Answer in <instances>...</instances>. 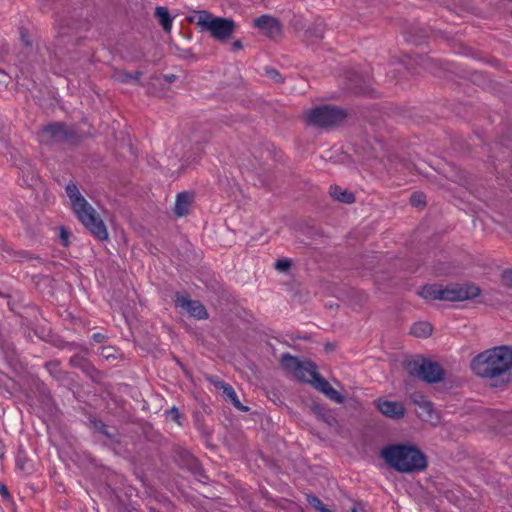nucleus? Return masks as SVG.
<instances>
[{"label": "nucleus", "instance_id": "nucleus-30", "mask_svg": "<svg viewBox=\"0 0 512 512\" xmlns=\"http://www.w3.org/2000/svg\"><path fill=\"white\" fill-rule=\"evenodd\" d=\"M351 512H366L364 509V506L362 504H356L352 509Z\"/></svg>", "mask_w": 512, "mask_h": 512}, {"label": "nucleus", "instance_id": "nucleus-11", "mask_svg": "<svg viewBox=\"0 0 512 512\" xmlns=\"http://www.w3.org/2000/svg\"><path fill=\"white\" fill-rule=\"evenodd\" d=\"M176 305L184 312L197 319H204L207 317V312L204 306L198 301L189 300L185 297H179L176 301Z\"/></svg>", "mask_w": 512, "mask_h": 512}, {"label": "nucleus", "instance_id": "nucleus-13", "mask_svg": "<svg viewBox=\"0 0 512 512\" xmlns=\"http://www.w3.org/2000/svg\"><path fill=\"white\" fill-rule=\"evenodd\" d=\"M67 129L62 123H55L45 127L42 131L43 140L63 141L67 138Z\"/></svg>", "mask_w": 512, "mask_h": 512}, {"label": "nucleus", "instance_id": "nucleus-1", "mask_svg": "<svg viewBox=\"0 0 512 512\" xmlns=\"http://www.w3.org/2000/svg\"><path fill=\"white\" fill-rule=\"evenodd\" d=\"M512 367V348L499 346L488 349L471 361L472 371L483 378H494L505 374Z\"/></svg>", "mask_w": 512, "mask_h": 512}, {"label": "nucleus", "instance_id": "nucleus-27", "mask_svg": "<svg viewBox=\"0 0 512 512\" xmlns=\"http://www.w3.org/2000/svg\"><path fill=\"white\" fill-rule=\"evenodd\" d=\"M421 197H422L421 195H417V194L413 195L412 198H411L412 203L414 205H420L422 203Z\"/></svg>", "mask_w": 512, "mask_h": 512}, {"label": "nucleus", "instance_id": "nucleus-18", "mask_svg": "<svg viewBox=\"0 0 512 512\" xmlns=\"http://www.w3.org/2000/svg\"><path fill=\"white\" fill-rule=\"evenodd\" d=\"M217 386L223 390V393L227 396L228 399H230L232 401V403L239 409H244L241 404H240V401L237 397V394L236 392L234 391V389L228 385V384H225L224 382H218L217 383Z\"/></svg>", "mask_w": 512, "mask_h": 512}, {"label": "nucleus", "instance_id": "nucleus-23", "mask_svg": "<svg viewBox=\"0 0 512 512\" xmlns=\"http://www.w3.org/2000/svg\"><path fill=\"white\" fill-rule=\"evenodd\" d=\"M501 283L506 287L512 288V270L503 272L501 276Z\"/></svg>", "mask_w": 512, "mask_h": 512}, {"label": "nucleus", "instance_id": "nucleus-2", "mask_svg": "<svg viewBox=\"0 0 512 512\" xmlns=\"http://www.w3.org/2000/svg\"><path fill=\"white\" fill-rule=\"evenodd\" d=\"M71 207L80 222L99 240H106L108 232L96 210L86 201L75 184L66 186Z\"/></svg>", "mask_w": 512, "mask_h": 512}, {"label": "nucleus", "instance_id": "nucleus-5", "mask_svg": "<svg viewBox=\"0 0 512 512\" xmlns=\"http://www.w3.org/2000/svg\"><path fill=\"white\" fill-rule=\"evenodd\" d=\"M201 31L208 32L217 41H226L235 30V23L229 18L214 16L213 14L201 10L196 11L190 18Z\"/></svg>", "mask_w": 512, "mask_h": 512}, {"label": "nucleus", "instance_id": "nucleus-12", "mask_svg": "<svg viewBox=\"0 0 512 512\" xmlns=\"http://www.w3.org/2000/svg\"><path fill=\"white\" fill-rule=\"evenodd\" d=\"M195 199L194 192L183 191L177 194L174 213L178 217L186 216L189 213L190 207L192 206Z\"/></svg>", "mask_w": 512, "mask_h": 512}, {"label": "nucleus", "instance_id": "nucleus-19", "mask_svg": "<svg viewBox=\"0 0 512 512\" xmlns=\"http://www.w3.org/2000/svg\"><path fill=\"white\" fill-rule=\"evenodd\" d=\"M308 503L312 508H314L317 512H332L330 509L325 507V505L314 496H307Z\"/></svg>", "mask_w": 512, "mask_h": 512}, {"label": "nucleus", "instance_id": "nucleus-35", "mask_svg": "<svg viewBox=\"0 0 512 512\" xmlns=\"http://www.w3.org/2000/svg\"><path fill=\"white\" fill-rule=\"evenodd\" d=\"M277 75H278V73H277L275 70H272V71H271V76H272V77H275V76H277Z\"/></svg>", "mask_w": 512, "mask_h": 512}, {"label": "nucleus", "instance_id": "nucleus-34", "mask_svg": "<svg viewBox=\"0 0 512 512\" xmlns=\"http://www.w3.org/2000/svg\"><path fill=\"white\" fill-rule=\"evenodd\" d=\"M174 78H175V77H174V75H171V76H165V79H166L168 82L173 81V79H174Z\"/></svg>", "mask_w": 512, "mask_h": 512}, {"label": "nucleus", "instance_id": "nucleus-31", "mask_svg": "<svg viewBox=\"0 0 512 512\" xmlns=\"http://www.w3.org/2000/svg\"><path fill=\"white\" fill-rule=\"evenodd\" d=\"M0 493H1L4 497L8 496L7 488H6L5 486H1V487H0Z\"/></svg>", "mask_w": 512, "mask_h": 512}, {"label": "nucleus", "instance_id": "nucleus-6", "mask_svg": "<svg viewBox=\"0 0 512 512\" xmlns=\"http://www.w3.org/2000/svg\"><path fill=\"white\" fill-rule=\"evenodd\" d=\"M345 117V113L336 107L321 106L310 110L306 114L308 123L325 127L341 122Z\"/></svg>", "mask_w": 512, "mask_h": 512}, {"label": "nucleus", "instance_id": "nucleus-24", "mask_svg": "<svg viewBox=\"0 0 512 512\" xmlns=\"http://www.w3.org/2000/svg\"><path fill=\"white\" fill-rule=\"evenodd\" d=\"M290 267V262L287 259H279L275 263V268L279 271H286Z\"/></svg>", "mask_w": 512, "mask_h": 512}, {"label": "nucleus", "instance_id": "nucleus-3", "mask_svg": "<svg viewBox=\"0 0 512 512\" xmlns=\"http://www.w3.org/2000/svg\"><path fill=\"white\" fill-rule=\"evenodd\" d=\"M385 462L400 472H413L426 467V458L415 446L391 445L381 450Z\"/></svg>", "mask_w": 512, "mask_h": 512}, {"label": "nucleus", "instance_id": "nucleus-7", "mask_svg": "<svg viewBox=\"0 0 512 512\" xmlns=\"http://www.w3.org/2000/svg\"><path fill=\"white\" fill-rule=\"evenodd\" d=\"M281 364L283 368L290 372L296 379L309 384L313 383L314 380L304 379L305 377H309V372L307 370L308 367L316 368L313 363L308 361L301 362L293 356L284 355L282 357Z\"/></svg>", "mask_w": 512, "mask_h": 512}, {"label": "nucleus", "instance_id": "nucleus-9", "mask_svg": "<svg viewBox=\"0 0 512 512\" xmlns=\"http://www.w3.org/2000/svg\"><path fill=\"white\" fill-rule=\"evenodd\" d=\"M417 375L427 382H437L442 378V369L437 363L423 360L417 365Z\"/></svg>", "mask_w": 512, "mask_h": 512}, {"label": "nucleus", "instance_id": "nucleus-25", "mask_svg": "<svg viewBox=\"0 0 512 512\" xmlns=\"http://www.w3.org/2000/svg\"><path fill=\"white\" fill-rule=\"evenodd\" d=\"M167 418L180 424V413L175 407L167 412Z\"/></svg>", "mask_w": 512, "mask_h": 512}, {"label": "nucleus", "instance_id": "nucleus-10", "mask_svg": "<svg viewBox=\"0 0 512 512\" xmlns=\"http://www.w3.org/2000/svg\"><path fill=\"white\" fill-rule=\"evenodd\" d=\"M376 406L384 416L390 418H401L405 413L403 405L397 401L381 398L376 401Z\"/></svg>", "mask_w": 512, "mask_h": 512}, {"label": "nucleus", "instance_id": "nucleus-28", "mask_svg": "<svg viewBox=\"0 0 512 512\" xmlns=\"http://www.w3.org/2000/svg\"><path fill=\"white\" fill-rule=\"evenodd\" d=\"M420 404L422 405V407H423L427 412H429V413H430V412L432 411V405H431V403H430V402H428V401H424V400H423Z\"/></svg>", "mask_w": 512, "mask_h": 512}, {"label": "nucleus", "instance_id": "nucleus-26", "mask_svg": "<svg viewBox=\"0 0 512 512\" xmlns=\"http://www.w3.org/2000/svg\"><path fill=\"white\" fill-rule=\"evenodd\" d=\"M59 236H60L62 244L63 245H67L68 244V239H69V234H68V232L64 228L60 229V235Z\"/></svg>", "mask_w": 512, "mask_h": 512}, {"label": "nucleus", "instance_id": "nucleus-22", "mask_svg": "<svg viewBox=\"0 0 512 512\" xmlns=\"http://www.w3.org/2000/svg\"><path fill=\"white\" fill-rule=\"evenodd\" d=\"M326 396L331 399L332 401L336 402V403H342L343 402V396L336 390L334 389L332 386L326 390Z\"/></svg>", "mask_w": 512, "mask_h": 512}, {"label": "nucleus", "instance_id": "nucleus-14", "mask_svg": "<svg viewBox=\"0 0 512 512\" xmlns=\"http://www.w3.org/2000/svg\"><path fill=\"white\" fill-rule=\"evenodd\" d=\"M307 370L309 372L307 380H314L311 385L325 395L327 392L326 390H328L331 385L324 378L320 377L316 368L308 367ZM304 379H306V377Z\"/></svg>", "mask_w": 512, "mask_h": 512}, {"label": "nucleus", "instance_id": "nucleus-20", "mask_svg": "<svg viewBox=\"0 0 512 512\" xmlns=\"http://www.w3.org/2000/svg\"><path fill=\"white\" fill-rule=\"evenodd\" d=\"M162 29L166 32H169L171 30L172 21L173 19L170 17L168 10L162 7Z\"/></svg>", "mask_w": 512, "mask_h": 512}, {"label": "nucleus", "instance_id": "nucleus-29", "mask_svg": "<svg viewBox=\"0 0 512 512\" xmlns=\"http://www.w3.org/2000/svg\"><path fill=\"white\" fill-rule=\"evenodd\" d=\"M351 512H366L364 509V506L362 504H356L352 509Z\"/></svg>", "mask_w": 512, "mask_h": 512}, {"label": "nucleus", "instance_id": "nucleus-21", "mask_svg": "<svg viewBox=\"0 0 512 512\" xmlns=\"http://www.w3.org/2000/svg\"><path fill=\"white\" fill-rule=\"evenodd\" d=\"M326 396L331 399L332 401L336 402V403H342L343 402V396L336 390L334 389L332 386L326 390Z\"/></svg>", "mask_w": 512, "mask_h": 512}, {"label": "nucleus", "instance_id": "nucleus-8", "mask_svg": "<svg viewBox=\"0 0 512 512\" xmlns=\"http://www.w3.org/2000/svg\"><path fill=\"white\" fill-rule=\"evenodd\" d=\"M254 26L263 34L269 37H276L281 33L279 21L269 15H262L254 19Z\"/></svg>", "mask_w": 512, "mask_h": 512}, {"label": "nucleus", "instance_id": "nucleus-17", "mask_svg": "<svg viewBox=\"0 0 512 512\" xmlns=\"http://www.w3.org/2000/svg\"><path fill=\"white\" fill-rule=\"evenodd\" d=\"M185 168L186 161H184L182 158H178L175 163H173L171 166H168L166 176L169 177L171 180H175L180 176V174L184 171Z\"/></svg>", "mask_w": 512, "mask_h": 512}, {"label": "nucleus", "instance_id": "nucleus-4", "mask_svg": "<svg viewBox=\"0 0 512 512\" xmlns=\"http://www.w3.org/2000/svg\"><path fill=\"white\" fill-rule=\"evenodd\" d=\"M480 288L473 284H453L449 286L425 285L419 295L426 300L465 301L479 296Z\"/></svg>", "mask_w": 512, "mask_h": 512}, {"label": "nucleus", "instance_id": "nucleus-33", "mask_svg": "<svg viewBox=\"0 0 512 512\" xmlns=\"http://www.w3.org/2000/svg\"><path fill=\"white\" fill-rule=\"evenodd\" d=\"M154 13H155V16H157V17H159V18H160V6H157V7L155 8V12H154Z\"/></svg>", "mask_w": 512, "mask_h": 512}, {"label": "nucleus", "instance_id": "nucleus-32", "mask_svg": "<svg viewBox=\"0 0 512 512\" xmlns=\"http://www.w3.org/2000/svg\"><path fill=\"white\" fill-rule=\"evenodd\" d=\"M241 47H242L241 42H239V41L234 42V44H233L234 49H240Z\"/></svg>", "mask_w": 512, "mask_h": 512}, {"label": "nucleus", "instance_id": "nucleus-16", "mask_svg": "<svg viewBox=\"0 0 512 512\" xmlns=\"http://www.w3.org/2000/svg\"><path fill=\"white\" fill-rule=\"evenodd\" d=\"M411 333L416 337H427L432 333V326L429 322L419 321L411 327Z\"/></svg>", "mask_w": 512, "mask_h": 512}, {"label": "nucleus", "instance_id": "nucleus-15", "mask_svg": "<svg viewBox=\"0 0 512 512\" xmlns=\"http://www.w3.org/2000/svg\"><path fill=\"white\" fill-rule=\"evenodd\" d=\"M330 195L340 202L352 203L354 201V196L351 192L338 186L330 187Z\"/></svg>", "mask_w": 512, "mask_h": 512}]
</instances>
